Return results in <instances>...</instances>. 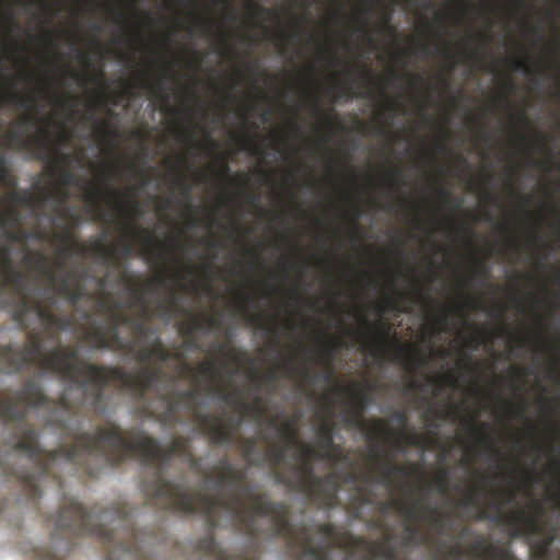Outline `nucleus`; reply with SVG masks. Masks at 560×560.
I'll return each instance as SVG.
<instances>
[{"label":"nucleus","instance_id":"nucleus-16","mask_svg":"<svg viewBox=\"0 0 560 560\" xmlns=\"http://www.w3.org/2000/svg\"><path fill=\"white\" fill-rule=\"evenodd\" d=\"M368 459L376 464V467L371 468L369 474H346L343 480L350 483H355L358 481L378 482L388 489H394V487L401 486V482H396L397 476L400 478H407L420 474L418 464L412 463L409 466H404V464L392 463L387 458L384 448L381 447L377 442H372L370 444Z\"/></svg>","mask_w":560,"mask_h":560},{"label":"nucleus","instance_id":"nucleus-41","mask_svg":"<svg viewBox=\"0 0 560 560\" xmlns=\"http://www.w3.org/2000/svg\"><path fill=\"white\" fill-rule=\"evenodd\" d=\"M211 350L215 353L225 354L230 360L240 362V355L246 357V353H241L238 349L231 346L229 341L213 342Z\"/></svg>","mask_w":560,"mask_h":560},{"label":"nucleus","instance_id":"nucleus-10","mask_svg":"<svg viewBox=\"0 0 560 560\" xmlns=\"http://www.w3.org/2000/svg\"><path fill=\"white\" fill-rule=\"evenodd\" d=\"M50 88V81L46 80L45 86L36 89L32 94L25 95L15 91V83L4 86L0 82V102L12 104L15 108L26 112L19 118L18 125L7 131L5 140L8 145L31 154L35 160H42L47 154L49 137L51 135L49 129L50 119L45 118L44 124L38 126L42 120L39 117L38 97L46 95L52 98L54 104L61 108L72 109L73 107V95L69 93L56 95L51 93Z\"/></svg>","mask_w":560,"mask_h":560},{"label":"nucleus","instance_id":"nucleus-36","mask_svg":"<svg viewBox=\"0 0 560 560\" xmlns=\"http://www.w3.org/2000/svg\"><path fill=\"white\" fill-rule=\"evenodd\" d=\"M238 407L247 415L262 418L266 415V402L260 395H256L252 402L246 401L245 393L238 394Z\"/></svg>","mask_w":560,"mask_h":560},{"label":"nucleus","instance_id":"nucleus-47","mask_svg":"<svg viewBox=\"0 0 560 560\" xmlns=\"http://www.w3.org/2000/svg\"><path fill=\"white\" fill-rule=\"evenodd\" d=\"M358 82V77L353 75L350 83H339V94L334 97V101L337 102L338 98L345 96L347 100L352 98L354 94V85Z\"/></svg>","mask_w":560,"mask_h":560},{"label":"nucleus","instance_id":"nucleus-40","mask_svg":"<svg viewBox=\"0 0 560 560\" xmlns=\"http://www.w3.org/2000/svg\"><path fill=\"white\" fill-rule=\"evenodd\" d=\"M0 184L7 186L9 189L16 187V178L11 174L10 164L3 152L0 151Z\"/></svg>","mask_w":560,"mask_h":560},{"label":"nucleus","instance_id":"nucleus-18","mask_svg":"<svg viewBox=\"0 0 560 560\" xmlns=\"http://www.w3.org/2000/svg\"><path fill=\"white\" fill-rule=\"evenodd\" d=\"M267 442L269 448L266 458L270 464L271 474L275 476L276 482L287 486L289 489L303 493V489L299 488L296 479L301 467L300 454L296 459L298 464L285 463V455L290 448L282 442L272 440L268 436L262 438Z\"/></svg>","mask_w":560,"mask_h":560},{"label":"nucleus","instance_id":"nucleus-42","mask_svg":"<svg viewBox=\"0 0 560 560\" xmlns=\"http://www.w3.org/2000/svg\"><path fill=\"white\" fill-rule=\"evenodd\" d=\"M434 485V487L438 489L439 492H441L443 495H446L448 491V483H450V469L447 468H441L438 470L433 482H428V486Z\"/></svg>","mask_w":560,"mask_h":560},{"label":"nucleus","instance_id":"nucleus-24","mask_svg":"<svg viewBox=\"0 0 560 560\" xmlns=\"http://www.w3.org/2000/svg\"><path fill=\"white\" fill-rule=\"evenodd\" d=\"M222 418L221 422L226 425H233L236 420H240L238 427L235 429L233 433V442L231 444H221V446H229L233 447L238 442V447L244 456V458L247 460L249 465H253L254 467H259V465L262 462V458L258 452V440L256 438H241L237 441V430L240 425L242 424L243 419L241 417H229L226 411H222L221 413H217Z\"/></svg>","mask_w":560,"mask_h":560},{"label":"nucleus","instance_id":"nucleus-7","mask_svg":"<svg viewBox=\"0 0 560 560\" xmlns=\"http://www.w3.org/2000/svg\"><path fill=\"white\" fill-rule=\"evenodd\" d=\"M395 537L384 529L380 539L369 540L361 535L340 534L334 524L326 523L311 527L308 544L319 552V560H408L398 556ZM465 555L475 560H518L511 549L482 534L476 535L467 550L457 541L436 560H460Z\"/></svg>","mask_w":560,"mask_h":560},{"label":"nucleus","instance_id":"nucleus-11","mask_svg":"<svg viewBox=\"0 0 560 560\" xmlns=\"http://www.w3.org/2000/svg\"><path fill=\"white\" fill-rule=\"evenodd\" d=\"M520 489L514 486L499 490H489L485 486L472 485L464 498L459 499L457 505L463 509L474 508L472 517L478 521L488 520L497 525L506 526L512 536H533L542 530V518L545 508L540 503H534V512H527L523 508L516 511H505L506 506L513 505L518 495Z\"/></svg>","mask_w":560,"mask_h":560},{"label":"nucleus","instance_id":"nucleus-59","mask_svg":"<svg viewBox=\"0 0 560 560\" xmlns=\"http://www.w3.org/2000/svg\"><path fill=\"white\" fill-rule=\"evenodd\" d=\"M450 310H445L444 313L440 315H435L433 317V327L438 330V327H441V325H445L448 322L450 318Z\"/></svg>","mask_w":560,"mask_h":560},{"label":"nucleus","instance_id":"nucleus-4","mask_svg":"<svg viewBox=\"0 0 560 560\" xmlns=\"http://www.w3.org/2000/svg\"><path fill=\"white\" fill-rule=\"evenodd\" d=\"M30 341L15 348L13 345L0 346V360L13 372H23L30 369L32 362L40 359L42 334L31 331ZM58 400L50 399L44 393L40 383L34 378L24 382L22 388L15 392L14 396H7L0 399V420L4 424L15 427V440L7 456H0V476L14 477L22 489L20 474L31 471L34 463H39L38 455L42 445L38 442L39 432L35 427L28 424V408H39L48 411L46 425L49 427L54 415L57 411Z\"/></svg>","mask_w":560,"mask_h":560},{"label":"nucleus","instance_id":"nucleus-53","mask_svg":"<svg viewBox=\"0 0 560 560\" xmlns=\"http://www.w3.org/2000/svg\"><path fill=\"white\" fill-rule=\"evenodd\" d=\"M212 174L214 176H219L221 178L232 179V177H231V170L229 167V161L226 159H221L220 164H219V168L218 170H212Z\"/></svg>","mask_w":560,"mask_h":560},{"label":"nucleus","instance_id":"nucleus-30","mask_svg":"<svg viewBox=\"0 0 560 560\" xmlns=\"http://www.w3.org/2000/svg\"><path fill=\"white\" fill-rule=\"evenodd\" d=\"M184 310L180 307L177 290L172 288L168 298L158 300L153 307V315L161 320L170 323L180 311L184 314Z\"/></svg>","mask_w":560,"mask_h":560},{"label":"nucleus","instance_id":"nucleus-64","mask_svg":"<svg viewBox=\"0 0 560 560\" xmlns=\"http://www.w3.org/2000/svg\"><path fill=\"white\" fill-rule=\"evenodd\" d=\"M382 94L387 97L385 90H382ZM388 109L394 110V112H402V113L406 112V107L401 101H389V98H388Z\"/></svg>","mask_w":560,"mask_h":560},{"label":"nucleus","instance_id":"nucleus-49","mask_svg":"<svg viewBox=\"0 0 560 560\" xmlns=\"http://www.w3.org/2000/svg\"><path fill=\"white\" fill-rule=\"evenodd\" d=\"M194 27L199 30L203 34L211 33L213 28V21L209 20V18L201 16L199 14L194 15Z\"/></svg>","mask_w":560,"mask_h":560},{"label":"nucleus","instance_id":"nucleus-50","mask_svg":"<svg viewBox=\"0 0 560 560\" xmlns=\"http://www.w3.org/2000/svg\"><path fill=\"white\" fill-rule=\"evenodd\" d=\"M371 10L372 5H365L358 11V18L362 23L361 31L365 34L370 33V22H371Z\"/></svg>","mask_w":560,"mask_h":560},{"label":"nucleus","instance_id":"nucleus-58","mask_svg":"<svg viewBox=\"0 0 560 560\" xmlns=\"http://www.w3.org/2000/svg\"><path fill=\"white\" fill-rule=\"evenodd\" d=\"M513 68L516 71L524 72L525 74L532 73V68L529 67L527 59H515V60H513Z\"/></svg>","mask_w":560,"mask_h":560},{"label":"nucleus","instance_id":"nucleus-63","mask_svg":"<svg viewBox=\"0 0 560 560\" xmlns=\"http://www.w3.org/2000/svg\"><path fill=\"white\" fill-rule=\"evenodd\" d=\"M189 464V468L199 471L201 469V463L196 456L194 455L192 451L189 452V455H187L184 459Z\"/></svg>","mask_w":560,"mask_h":560},{"label":"nucleus","instance_id":"nucleus-35","mask_svg":"<svg viewBox=\"0 0 560 560\" xmlns=\"http://www.w3.org/2000/svg\"><path fill=\"white\" fill-rule=\"evenodd\" d=\"M238 304L240 310L245 314V319L248 324L255 325L256 327L266 330L267 332H271L272 335H277V327L276 326H266L259 317V315L256 314H249L246 305L254 306V299L252 294L248 293H238Z\"/></svg>","mask_w":560,"mask_h":560},{"label":"nucleus","instance_id":"nucleus-60","mask_svg":"<svg viewBox=\"0 0 560 560\" xmlns=\"http://www.w3.org/2000/svg\"><path fill=\"white\" fill-rule=\"evenodd\" d=\"M375 84V75L370 70L362 71V85L364 88H371Z\"/></svg>","mask_w":560,"mask_h":560},{"label":"nucleus","instance_id":"nucleus-34","mask_svg":"<svg viewBox=\"0 0 560 560\" xmlns=\"http://www.w3.org/2000/svg\"><path fill=\"white\" fill-rule=\"evenodd\" d=\"M338 347H347V345L341 341V339H328L322 343L319 349V354L324 359L326 365V374L324 378L328 382L334 381L335 374L331 365Z\"/></svg>","mask_w":560,"mask_h":560},{"label":"nucleus","instance_id":"nucleus-38","mask_svg":"<svg viewBox=\"0 0 560 560\" xmlns=\"http://www.w3.org/2000/svg\"><path fill=\"white\" fill-rule=\"evenodd\" d=\"M279 368H282L284 374L289 378H294V376H300L303 382H308L312 380V373L307 363H303L301 366H295L290 363L288 360H282Z\"/></svg>","mask_w":560,"mask_h":560},{"label":"nucleus","instance_id":"nucleus-2","mask_svg":"<svg viewBox=\"0 0 560 560\" xmlns=\"http://www.w3.org/2000/svg\"><path fill=\"white\" fill-rule=\"evenodd\" d=\"M108 303L102 307L109 310ZM112 324L106 328H96L92 337L97 347H108L130 354L140 364L137 375L121 370L119 366L97 365L88 363L79 366L82 373L78 395L73 397V388L66 387L56 404L58 412L71 411L81 415L93 410L96 415L106 412L104 394L112 382H118L132 390L142 405L147 417L159 420L168 427L184 423V416H189L199 432L209 443H232L234 431L240 424L222 422V417L202 411L199 397L201 394V375L197 364L185 361L182 350H167L160 336L148 338L150 330L141 320L110 308Z\"/></svg>","mask_w":560,"mask_h":560},{"label":"nucleus","instance_id":"nucleus-45","mask_svg":"<svg viewBox=\"0 0 560 560\" xmlns=\"http://www.w3.org/2000/svg\"><path fill=\"white\" fill-rule=\"evenodd\" d=\"M3 233L8 236V240L13 243H24L30 241L28 230H24L21 226L11 228Z\"/></svg>","mask_w":560,"mask_h":560},{"label":"nucleus","instance_id":"nucleus-62","mask_svg":"<svg viewBox=\"0 0 560 560\" xmlns=\"http://www.w3.org/2000/svg\"><path fill=\"white\" fill-rule=\"evenodd\" d=\"M264 381L269 385L270 390H273L276 388V383L278 380L277 370H270L264 375Z\"/></svg>","mask_w":560,"mask_h":560},{"label":"nucleus","instance_id":"nucleus-5","mask_svg":"<svg viewBox=\"0 0 560 560\" xmlns=\"http://www.w3.org/2000/svg\"><path fill=\"white\" fill-rule=\"evenodd\" d=\"M30 341L15 348L13 345L0 346V360L13 372H23L30 369L32 362L40 359L42 334L31 331ZM58 400L50 399L44 393L40 383L34 378L24 382L22 388L15 392L14 396H7L0 399V420L4 424L15 427V440L7 456H0V476L14 477L22 489L20 474L31 471L34 463H39L38 455L42 445L38 442L39 432L35 427L28 424V408H39L48 411L46 425L49 427L54 415L57 411Z\"/></svg>","mask_w":560,"mask_h":560},{"label":"nucleus","instance_id":"nucleus-15","mask_svg":"<svg viewBox=\"0 0 560 560\" xmlns=\"http://www.w3.org/2000/svg\"><path fill=\"white\" fill-rule=\"evenodd\" d=\"M363 330L354 331L355 337L361 345L363 351L369 352L371 357L376 360H384L389 358L392 351H395L396 358L406 357L408 360L413 361L416 366L427 364V359L421 358V352L413 345H399L393 342L389 338L390 327L388 324L380 322L374 324L362 317Z\"/></svg>","mask_w":560,"mask_h":560},{"label":"nucleus","instance_id":"nucleus-8","mask_svg":"<svg viewBox=\"0 0 560 560\" xmlns=\"http://www.w3.org/2000/svg\"><path fill=\"white\" fill-rule=\"evenodd\" d=\"M121 167L119 163H112L108 167H104L100 174L101 184L89 183L84 192V199L91 203L98 219L108 221L109 214L103 210L101 201L110 205L119 214V220H115V224L122 231L131 233L141 244V253L148 261L159 262L162 272L159 276L148 280V284L153 288H161L166 284L165 266L167 250L165 244L155 240L153 230L142 228L138 221L142 218L144 211L140 202L137 200L135 192L131 190H121L110 188L109 182L120 174Z\"/></svg>","mask_w":560,"mask_h":560},{"label":"nucleus","instance_id":"nucleus-56","mask_svg":"<svg viewBox=\"0 0 560 560\" xmlns=\"http://www.w3.org/2000/svg\"><path fill=\"white\" fill-rule=\"evenodd\" d=\"M12 262L10 246H8V244H3V246L0 247V270L4 269L5 265H10Z\"/></svg>","mask_w":560,"mask_h":560},{"label":"nucleus","instance_id":"nucleus-14","mask_svg":"<svg viewBox=\"0 0 560 560\" xmlns=\"http://www.w3.org/2000/svg\"><path fill=\"white\" fill-rule=\"evenodd\" d=\"M406 523L401 535V546L405 548H419L432 541L431 534L421 533L418 521L424 522L431 532L438 536L451 535L453 530V512L441 511L439 506L424 503V497L419 495L411 504H405Z\"/></svg>","mask_w":560,"mask_h":560},{"label":"nucleus","instance_id":"nucleus-28","mask_svg":"<svg viewBox=\"0 0 560 560\" xmlns=\"http://www.w3.org/2000/svg\"><path fill=\"white\" fill-rule=\"evenodd\" d=\"M185 320L178 324V334L184 337V348L194 351H202V346L197 337L200 331L196 323V314L190 310H184Z\"/></svg>","mask_w":560,"mask_h":560},{"label":"nucleus","instance_id":"nucleus-19","mask_svg":"<svg viewBox=\"0 0 560 560\" xmlns=\"http://www.w3.org/2000/svg\"><path fill=\"white\" fill-rule=\"evenodd\" d=\"M225 366V360L211 357L198 363L197 371L200 373L201 378L205 380V389L209 394H214L225 404L235 402L238 406V396L242 394V389L234 388L233 392H229L223 383L215 385V381L220 378Z\"/></svg>","mask_w":560,"mask_h":560},{"label":"nucleus","instance_id":"nucleus-39","mask_svg":"<svg viewBox=\"0 0 560 560\" xmlns=\"http://www.w3.org/2000/svg\"><path fill=\"white\" fill-rule=\"evenodd\" d=\"M196 323L197 327H199L200 331L209 332L213 330H220L222 328V320L219 319L215 315L205 314L197 315L196 314Z\"/></svg>","mask_w":560,"mask_h":560},{"label":"nucleus","instance_id":"nucleus-54","mask_svg":"<svg viewBox=\"0 0 560 560\" xmlns=\"http://www.w3.org/2000/svg\"><path fill=\"white\" fill-rule=\"evenodd\" d=\"M311 83H312V80L308 79V81H307V95L310 97H312L313 113L315 115H319V113H320L319 95L316 92H314V90L311 88Z\"/></svg>","mask_w":560,"mask_h":560},{"label":"nucleus","instance_id":"nucleus-13","mask_svg":"<svg viewBox=\"0 0 560 560\" xmlns=\"http://www.w3.org/2000/svg\"><path fill=\"white\" fill-rule=\"evenodd\" d=\"M77 255V250L70 244L61 243L57 249V259L54 262V268L48 265V258L42 252H36L34 256H24V261L30 269L39 270L45 277H47L49 284H54L57 279V272L60 271L59 283L56 287V292L62 295L69 303L75 307L81 300H91L96 303L95 292H90L85 282L86 280H93L97 285V278L92 276L89 269L81 268V266H73L71 269H67V259L72 258Z\"/></svg>","mask_w":560,"mask_h":560},{"label":"nucleus","instance_id":"nucleus-6","mask_svg":"<svg viewBox=\"0 0 560 560\" xmlns=\"http://www.w3.org/2000/svg\"><path fill=\"white\" fill-rule=\"evenodd\" d=\"M0 272L2 273L1 287H10L18 298L14 319L22 329L27 331L26 342H30L31 331L40 332V359L34 361L28 368L37 365L42 372L68 381L69 387L73 388V396H77L82 376L79 366L84 364L78 349L74 346L59 345L44 352L45 335L58 342L61 331L72 329V315L55 314L56 298L49 291L36 298L30 290L27 273L15 268L13 262L5 265Z\"/></svg>","mask_w":560,"mask_h":560},{"label":"nucleus","instance_id":"nucleus-23","mask_svg":"<svg viewBox=\"0 0 560 560\" xmlns=\"http://www.w3.org/2000/svg\"><path fill=\"white\" fill-rule=\"evenodd\" d=\"M69 197L70 195L68 189L62 185L55 186L51 190L40 195V200H52L56 203L55 211L57 215L56 218L50 219L52 226L57 225L58 219H66L77 223H81L83 221L81 213L77 212L73 207L67 206Z\"/></svg>","mask_w":560,"mask_h":560},{"label":"nucleus","instance_id":"nucleus-21","mask_svg":"<svg viewBox=\"0 0 560 560\" xmlns=\"http://www.w3.org/2000/svg\"><path fill=\"white\" fill-rule=\"evenodd\" d=\"M42 160H46V170L51 176L57 177L59 185L67 187L79 184V176L72 173L70 168L72 155L60 152L58 148H55L51 135L49 136L48 152Z\"/></svg>","mask_w":560,"mask_h":560},{"label":"nucleus","instance_id":"nucleus-3","mask_svg":"<svg viewBox=\"0 0 560 560\" xmlns=\"http://www.w3.org/2000/svg\"><path fill=\"white\" fill-rule=\"evenodd\" d=\"M135 512L126 503L117 502L109 508L94 505L90 510L73 498L62 500L59 511L47 516L45 522L52 525L51 548H35V557L42 560H60L74 548L78 536H95L105 546L109 560L132 557L141 560H156L147 557L150 541L133 523Z\"/></svg>","mask_w":560,"mask_h":560},{"label":"nucleus","instance_id":"nucleus-27","mask_svg":"<svg viewBox=\"0 0 560 560\" xmlns=\"http://www.w3.org/2000/svg\"><path fill=\"white\" fill-rule=\"evenodd\" d=\"M172 78L171 67H165L163 75L156 81H144L143 88H145L155 102L162 104V110L170 113L173 110L171 107V96L168 94L167 80Z\"/></svg>","mask_w":560,"mask_h":560},{"label":"nucleus","instance_id":"nucleus-22","mask_svg":"<svg viewBox=\"0 0 560 560\" xmlns=\"http://www.w3.org/2000/svg\"><path fill=\"white\" fill-rule=\"evenodd\" d=\"M338 388L346 393L350 400V409L342 418L346 425L365 428L368 423L363 416L372 402L371 396L360 389L358 382H353L351 387Z\"/></svg>","mask_w":560,"mask_h":560},{"label":"nucleus","instance_id":"nucleus-29","mask_svg":"<svg viewBox=\"0 0 560 560\" xmlns=\"http://www.w3.org/2000/svg\"><path fill=\"white\" fill-rule=\"evenodd\" d=\"M373 495L365 485H354L351 489L350 502L347 505L348 511L357 520H364L363 509L373 504Z\"/></svg>","mask_w":560,"mask_h":560},{"label":"nucleus","instance_id":"nucleus-17","mask_svg":"<svg viewBox=\"0 0 560 560\" xmlns=\"http://www.w3.org/2000/svg\"><path fill=\"white\" fill-rule=\"evenodd\" d=\"M106 234H103L94 240L93 256H95L107 270H121L124 259L135 256L137 252L135 242H140L128 232H124V237L118 244H106ZM105 275L109 278L110 271H107Z\"/></svg>","mask_w":560,"mask_h":560},{"label":"nucleus","instance_id":"nucleus-43","mask_svg":"<svg viewBox=\"0 0 560 560\" xmlns=\"http://www.w3.org/2000/svg\"><path fill=\"white\" fill-rule=\"evenodd\" d=\"M8 199L11 203L10 206H16V207L22 206V205L32 206L33 201H34V197H33L32 192L18 191V190L9 191Z\"/></svg>","mask_w":560,"mask_h":560},{"label":"nucleus","instance_id":"nucleus-31","mask_svg":"<svg viewBox=\"0 0 560 560\" xmlns=\"http://www.w3.org/2000/svg\"><path fill=\"white\" fill-rule=\"evenodd\" d=\"M468 431L477 438L478 445L486 452L489 458H498L501 455V448L497 446L489 433L488 423L478 425L468 424Z\"/></svg>","mask_w":560,"mask_h":560},{"label":"nucleus","instance_id":"nucleus-44","mask_svg":"<svg viewBox=\"0 0 560 560\" xmlns=\"http://www.w3.org/2000/svg\"><path fill=\"white\" fill-rule=\"evenodd\" d=\"M241 149L248 150L254 155H261L264 153L262 147L254 141L249 132L245 131L241 139Z\"/></svg>","mask_w":560,"mask_h":560},{"label":"nucleus","instance_id":"nucleus-25","mask_svg":"<svg viewBox=\"0 0 560 560\" xmlns=\"http://www.w3.org/2000/svg\"><path fill=\"white\" fill-rule=\"evenodd\" d=\"M300 415H293L291 417L285 416L284 411H280L279 415L276 417L268 418V423L270 427L275 428L281 439L282 444L287 445L288 448L295 445V443L299 444L301 447V442L299 441V430H298V423L300 420Z\"/></svg>","mask_w":560,"mask_h":560},{"label":"nucleus","instance_id":"nucleus-51","mask_svg":"<svg viewBox=\"0 0 560 560\" xmlns=\"http://www.w3.org/2000/svg\"><path fill=\"white\" fill-rule=\"evenodd\" d=\"M30 240H35L38 242H51L52 232H50L47 228H38L28 232Z\"/></svg>","mask_w":560,"mask_h":560},{"label":"nucleus","instance_id":"nucleus-32","mask_svg":"<svg viewBox=\"0 0 560 560\" xmlns=\"http://www.w3.org/2000/svg\"><path fill=\"white\" fill-rule=\"evenodd\" d=\"M105 112L107 118L96 120V124L94 125V132L96 133V139L100 142H106L109 143V145H115L119 132L115 129H112L110 118H116L117 115L115 110L107 107H105Z\"/></svg>","mask_w":560,"mask_h":560},{"label":"nucleus","instance_id":"nucleus-46","mask_svg":"<svg viewBox=\"0 0 560 560\" xmlns=\"http://www.w3.org/2000/svg\"><path fill=\"white\" fill-rule=\"evenodd\" d=\"M490 277V270L483 261H475V266L469 275V280L480 279L482 283H486Z\"/></svg>","mask_w":560,"mask_h":560},{"label":"nucleus","instance_id":"nucleus-20","mask_svg":"<svg viewBox=\"0 0 560 560\" xmlns=\"http://www.w3.org/2000/svg\"><path fill=\"white\" fill-rule=\"evenodd\" d=\"M392 421L399 427L398 431L390 429L389 424L386 423L384 419H376L372 427L368 430V436L373 442H376L377 445L381 439H395L397 445L400 447L401 445H420L421 438L420 436H410L407 433L408 425V415L405 410L397 409L394 410L390 416Z\"/></svg>","mask_w":560,"mask_h":560},{"label":"nucleus","instance_id":"nucleus-9","mask_svg":"<svg viewBox=\"0 0 560 560\" xmlns=\"http://www.w3.org/2000/svg\"><path fill=\"white\" fill-rule=\"evenodd\" d=\"M334 410L330 407L327 419H323L316 430V445L308 442H301V467L295 483L303 490V495L308 498L310 502L319 506L331 509L340 505L339 490L340 476L336 472L327 474L324 477L317 476L314 471V460L328 462L332 467L339 464H352L350 455L346 453L345 447L336 444V424L332 420Z\"/></svg>","mask_w":560,"mask_h":560},{"label":"nucleus","instance_id":"nucleus-37","mask_svg":"<svg viewBox=\"0 0 560 560\" xmlns=\"http://www.w3.org/2000/svg\"><path fill=\"white\" fill-rule=\"evenodd\" d=\"M22 225V214L16 206H9L7 210L0 211V228L3 231Z\"/></svg>","mask_w":560,"mask_h":560},{"label":"nucleus","instance_id":"nucleus-48","mask_svg":"<svg viewBox=\"0 0 560 560\" xmlns=\"http://www.w3.org/2000/svg\"><path fill=\"white\" fill-rule=\"evenodd\" d=\"M66 73L68 75H71L75 80H79L80 83H82V84L95 83L97 81L104 80V73L103 72H100L96 75H90L88 73L80 74L79 72H75V71H72V70H67Z\"/></svg>","mask_w":560,"mask_h":560},{"label":"nucleus","instance_id":"nucleus-1","mask_svg":"<svg viewBox=\"0 0 560 560\" xmlns=\"http://www.w3.org/2000/svg\"><path fill=\"white\" fill-rule=\"evenodd\" d=\"M93 410L74 415L55 412L49 427L59 431L60 446L46 452L40 446L39 463H34L31 472L20 474L22 493L19 504L25 502L37 505L43 485L48 480L61 486L59 467L72 465L88 476H95L94 462L102 458L118 465L137 456L148 476L142 481V490L149 505L178 513H199L207 521L209 533L197 544L202 555L217 560H259L258 517H270V532L281 537L296 560H320V553L308 544L311 527L307 524L295 526L290 521V506L272 502L257 486L246 481L247 469L237 468L222 458L214 467L217 487H226L228 497L206 494L189 489L186 475L176 481L166 479V469L175 456L183 460L191 450V439L176 436L166 446L135 429L121 430L115 422L98 425L95 433L83 432L84 419Z\"/></svg>","mask_w":560,"mask_h":560},{"label":"nucleus","instance_id":"nucleus-26","mask_svg":"<svg viewBox=\"0 0 560 560\" xmlns=\"http://www.w3.org/2000/svg\"><path fill=\"white\" fill-rule=\"evenodd\" d=\"M61 219H58V223L55 228H60L58 232H52L51 242H59L73 245L77 250V255H81L82 257L92 255L94 248V240L88 242H80L79 236L74 232V225H78L77 222H73V225H61Z\"/></svg>","mask_w":560,"mask_h":560},{"label":"nucleus","instance_id":"nucleus-33","mask_svg":"<svg viewBox=\"0 0 560 560\" xmlns=\"http://www.w3.org/2000/svg\"><path fill=\"white\" fill-rule=\"evenodd\" d=\"M177 262L182 266V269L176 275L177 287L185 292H197V280L194 279L198 272L196 265L185 264L183 258H177Z\"/></svg>","mask_w":560,"mask_h":560},{"label":"nucleus","instance_id":"nucleus-57","mask_svg":"<svg viewBox=\"0 0 560 560\" xmlns=\"http://www.w3.org/2000/svg\"><path fill=\"white\" fill-rule=\"evenodd\" d=\"M245 70H246V73L248 74L249 79L252 80V82L257 83L259 75H260L259 65L258 63L247 65Z\"/></svg>","mask_w":560,"mask_h":560},{"label":"nucleus","instance_id":"nucleus-55","mask_svg":"<svg viewBox=\"0 0 560 560\" xmlns=\"http://www.w3.org/2000/svg\"><path fill=\"white\" fill-rule=\"evenodd\" d=\"M388 178L390 183H399L400 185H407V182L402 178V171L399 166H393L388 170Z\"/></svg>","mask_w":560,"mask_h":560},{"label":"nucleus","instance_id":"nucleus-12","mask_svg":"<svg viewBox=\"0 0 560 560\" xmlns=\"http://www.w3.org/2000/svg\"><path fill=\"white\" fill-rule=\"evenodd\" d=\"M133 276L129 273L126 270L120 271V280L126 283L127 289L131 295L130 301L127 304V307H133L139 306V313L138 316L130 315L128 313L122 312L124 305L121 301L115 299L114 293L109 291L108 289V276H103L101 278H97V289H96V303L94 305L95 314L98 315V317H93L91 312H84L83 317L85 320L89 322V325L85 327L82 334V339L84 342L89 343L90 348L93 350H109L113 351L109 348H97V346L94 342V339L92 337L93 330L97 328H106L107 325H110L113 319L110 315V310H105L102 307L103 302H110L112 304H108L109 308L117 310L120 314L127 315L132 317L135 320H140L147 324L149 327L148 331V338L154 339V336H158L155 330L150 327L148 322L151 319V317L154 315V313L151 312L149 306V301L147 299V291L148 287L142 285H133L131 284V279Z\"/></svg>","mask_w":560,"mask_h":560},{"label":"nucleus","instance_id":"nucleus-52","mask_svg":"<svg viewBox=\"0 0 560 560\" xmlns=\"http://www.w3.org/2000/svg\"><path fill=\"white\" fill-rule=\"evenodd\" d=\"M377 506L378 511L382 513L389 512L390 508H393L395 511L402 512L404 502L401 499H393L390 502H380Z\"/></svg>","mask_w":560,"mask_h":560},{"label":"nucleus","instance_id":"nucleus-61","mask_svg":"<svg viewBox=\"0 0 560 560\" xmlns=\"http://www.w3.org/2000/svg\"><path fill=\"white\" fill-rule=\"evenodd\" d=\"M175 184L179 186L185 197L191 196V185L186 182L185 176H180L176 179Z\"/></svg>","mask_w":560,"mask_h":560}]
</instances>
